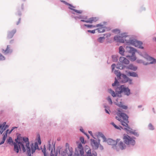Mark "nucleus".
I'll use <instances>...</instances> for the list:
<instances>
[{
	"mask_svg": "<svg viewBox=\"0 0 156 156\" xmlns=\"http://www.w3.org/2000/svg\"><path fill=\"white\" fill-rule=\"evenodd\" d=\"M118 80L116 77H115L114 83L112 84V87L115 90V91L111 88L108 89V90L109 93L110 94L113 98L118 97L121 98L122 97V94L123 93L125 85L120 84L121 83Z\"/></svg>",
	"mask_w": 156,
	"mask_h": 156,
	"instance_id": "f257e3e1",
	"label": "nucleus"
},
{
	"mask_svg": "<svg viewBox=\"0 0 156 156\" xmlns=\"http://www.w3.org/2000/svg\"><path fill=\"white\" fill-rule=\"evenodd\" d=\"M114 74L116 76L117 79L121 84H125L128 83L129 85L133 84L132 79L129 78L127 73H122L119 70H115Z\"/></svg>",
	"mask_w": 156,
	"mask_h": 156,
	"instance_id": "f03ea898",
	"label": "nucleus"
},
{
	"mask_svg": "<svg viewBox=\"0 0 156 156\" xmlns=\"http://www.w3.org/2000/svg\"><path fill=\"white\" fill-rule=\"evenodd\" d=\"M24 141L25 142L24 144V148L25 150L23 151V153L28 152L29 154L30 155V153L34 154L35 152V144L34 143H32L30 145V142L29 139H26Z\"/></svg>",
	"mask_w": 156,
	"mask_h": 156,
	"instance_id": "7ed1b4c3",
	"label": "nucleus"
},
{
	"mask_svg": "<svg viewBox=\"0 0 156 156\" xmlns=\"http://www.w3.org/2000/svg\"><path fill=\"white\" fill-rule=\"evenodd\" d=\"M15 143H16V147L14 148V151L18 154L19 151L21 152L25 150L24 148V144L25 143L22 141V140H20L18 137H17L15 140Z\"/></svg>",
	"mask_w": 156,
	"mask_h": 156,
	"instance_id": "20e7f679",
	"label": "nucleus"
},
{
	"mask_svg": "<svg viewBox=\"0 0 156 156\" xmlns=\"http://www.w3.org/2000/svg\"><path fill=\"white\" fill-rule=\"evenodd\" d=\"M142 42L138 40H129V41L126 42V45H131L135 47H138L139 48L143 49L144 48L142 46Z\"/></svg>",
	"mask_w": 156,
	"mask_h": 156,
	"instance_id": "39448f33",
	"label": "nucleus"
},
{
	"mask_svg": "<svg viewBox=\"0 0 156 156\" xmlns=\"http://www.w3.org/2000/svg\"><path fill=\"white\" fill-rule=\"evenodd\" d=\"M123 139L124 140V142L126 145L134 146L136 144L135 140H132L131 136L126 134H123Z\"/></svg>",
	"mask_w": 156,
	"mask_h": 156,
	"instance_id": "423d86ee",
	"label": "nucleus"
},
{
	"mask_svg": "<svg viewBox=\"0 0 156 156\" xmlns=\"http://www.w3.org/2000/svg\"><path fill=\"white\" fill-rule=\"evenodd\" d=\"M117 115L120 118H122L123 120L125 121L127 119H129V116L124 112V111L121 109H117Z\"/></svg>",
	"mask_w": 156,
	"mask_h": 156,
	"instance_id": "0eeeda50",
	"label": "nucleus"
},
{
	"mask_svg": "<svg viewBox=\"0 0 156 156\" xmlns=\"http://www.w3.org/2000/svg\"><path fill=\"white\" fill-rule=\"evenodd\" d=\"M36 140L37 141L34 142L35 144V151L37 150H40V148L39 147L38 145H40L41 144V136L39 134H37Z\"/></svg>",
	"mask_w": 156,
	"mask_h": 156,
	"instance_id": "6e6552de",
	"label": "nucleus"
},
{
	"mask_svg": "<svg viewBox=\"0 0 156 156\" xmlns=\"http://www.w3.org/2000/svg\"><path fill=\"white\" fill-rule=\"evenodd\" d=\"M107 143L108 145H111L112 146V148L113 149L116 150L117 151H119V147H116L115 145L114 144L115 143V140L111 138H108Z\"/></svg>",
	"mask_w": 156,
	"mask_h": 156,
	"instance_id": "1a4fd4ad",
	"label": "nucleus"
},
{
	"mask_svg": "<svg viewBox=\"0 0 156 156\" xmlns=\"http://www.w3.org/2000/svg\"><path fill=\"white\" fill-rule=\"evenodd\" d=\"M144 57L148 61H151L149 63L151 64H154L156 63V59L150 56L147 53L145 54Z\"/></svg>",
	"mask_w": 156,
	"mask_h": 156,
	"instance_id": "9d476101",
	"label": "nucleus"
},
{
	"mask_svg": "<svg viewBox=\"0 0 156 156\" xmlns=\"http://www.w3.org/2000/svg\"><path fill=\"white\" fill-rule=\"evenodd\" d=\"M9 127V126L6 125V122H4L2 123H0V134H2Z\"/></svg>",
	"mask_w": 156,
	"mask_h": 156,
	"instance_id": "9b49d317",
	"label": "nucleus"
},
{
	"mask_svg": "<svg viewBox=\"0 0 156 156\" xmlns=\"http://www.w3.org/2000/svg\"><path fill=\"white\" fill-rule=\"evenodd\" d=\"M126 49L130 53H131L132 54H135L136 52H137L139 53V51L136 48L126 46Z\"/></svg>",
	"mask_w": 156,
	"mask_h": 156,
	"instance_id": "f8f14e48",
	"label": "nucleus"
},
{
	"mask_svg": "<svg viewBox=\"0 0 156 156\" xmlns=\"http://www.w3.org/2000/svg\"><path fill=\"white\" fill-rule=\"evenodd\" d=\"M122 69L126 68L127 69H130L134 71H136L138 69L137 66H134L132 64H129L128 66H122Z\"/></svg>",
	"mask_w": 156,
	"mask_h": 156,
	"instance_id": "ddd939ff",
	"label": "nucleus"
},
{
	"mask_svg": "<svg viewBox=\"0 0 156 156\" xmlns=\"http://www.w3.org/2000/svg\"><path fill=\"white\" fill-rule=\"evenodd\" d=\"M96 27H98L95 30H97L99 33L103 32L105 31V27L103 25L101 24H97L96 25Z\"/></svg>",
	"mask_w": 156,
	"mask_h": 156,
	"instance_id": "4468645a",
	"label": "nucleus"
},
{
	"mask_svg": "<svg viewBox=\"0 0 156 156\" xmlns=\"http://www.w3.org/2000/svg\"><path fill=\"white\" fill-rule=\"evenodd\" d=\"M125 72L127 73V75L129 76H131L134 77H138L137 73L135 72L126 70Z\"/></svg>",
	"mask_w": 156,
	"mask_h": 156,
	"instance_id": "2eb2a0df",
	"label": "nucleus"
},
{
	"mask_svg": "<svg viewBox=\"0 0 156 156\" xmlns=\"http://www.w3.org/2000/svg\"><path fill=\"white\" fill-rule=\"evenodd\" d=\"M123 93L124 94V95L127 96H129L132 94L130 89L128 87H126V85L124 87Z\"/></svg>",
	"mask_w": 156,
	"mask_h": 156,
	"instance_id": "dca6fc26",
	"label": "nucleus"
},
{
	"mask_svg": "<svg viewBox=\"0 0 156 156\" xmlns=\"http://www.w3.org/2000/svg\"><path fill=\"white\" fill-rule=\"evenodd\" d=\"M121 123L123 126L126 127L124 128V130L127 132L129 131V129L132 130V129L130 127L128 124L125 121L122 120V122Z\"/></svg>",
	"mask_w": 156,
	"mask_h": 156,
	"instance_id": "f3484780",
	"label": "nucleus"
},
{
	"mask_svg": "<svg viewBox=\"0 0 156 156\" xmlns=\"http://www.w3.org/2000/svg\"><path fill=\"white\" fill-rule=\"evenodd\" d=\"M91 141V144L92 147L94 146V150H97L99 147V144L97 142L92 139H90Z\"/></svg>",
	"mask_w": 156,
	"mask_h": 156,
	"instance_id": "a211bd4d",
	"label": "nucleus"
},
{
	"mask_svg": "<svg viewBox=\"0 0 156 156\" xmlns=\"http://www.w3.org/2000/svg\"><path fill=\"white\" fill-rule=\"evenodd\" d=\"M98 20V18L97 17H92L90 18L87 20H81V21L85 22L87 23H92L93 22H95Z\"/></svg>",
	"mask_w": 156,
	"mask_h": 156,
	"instance_id": "6ab92c4d",
	"label": "nucleus"
},
{
	"mask_svg": "<svg viewBox=\"0 0 156 156\" xmlns=\"http://www.w3.org/2000/svg\"><path fill=\"white\" fill-rule=\"evenodd\" d=\"M6 142L7 144L11 145H13V150L14 151V148H16V143H15V142L13 141L12 137H9V138L7 139Z\"/></svg>",
	"mask_w": 156,
	"mask_h": 156,
	"instance_id": "aec40b11",
	"label": "nucleus"
},
{
	"mask_svg": "<svg viewBox=\"0 0 156 156\" xmlns=\"http://www.w3.org/2000/svg\"><path fill=\"white\" fill-rule=\"evenodd\" d=\"M62 2H64V3H65L66 4L68 5L69 6V9L73 10L75 12H76V13H82V11H81V10H76V9H73V8H75V7L74 6H73V5H71V4H69V3H67V2H65L64 1H62Z\"/></svg>",
	"mask_w": 156,
	"mask_h": 156,
	"instance_id": "412c9836",
	"label": "nucleus"
},
{
	"mask_svg": "<svg viewBox=\"0 0 156 156\" xmlns=\"http://www.w3.org/2000/svg\"><path fill=\"white\" fill-rule=\"evenodd\" d=\"M9 46V45H8L5 50L4 49H2V52L4 53V55H7L9 53L11 54L12 52V50L10 49Z\"/></svg>",
	"mask_w": 156,
	"mask_h": 156,
	"instance_id": "4be33fe9",
	"label": "nucleus"
},
{
	"mask_svg": "<svg viewBox=\"0 0 156 156\" xmlns=\"http://www.w3.org/2000/svg\"><path fill=\"white\" fill-rule=\"evenodd\" d=\"M114 103L115 105L122 109L126 110L128 108V107L127 105H123L121 102H120V103H117L116 102H114Z\"/></svg>",
	"mask_w": 156,
	"mask_h": 156,
	"instance_id": "5701e85b",
	"label": "nucleus"
},
{
	"mask_svg": "<svg viewBox=\"0 0 156 156\" xmlns=\"http://www.w3.org/2000/svg\"><path fill=\"white\" fill-rule=\"evenodd\" d=\"M127 57L129 58L131 62H134L136 59V57L135 54H132L131 55H128L126 56Z\"/></svg>",
	"mask_w": 156,
	"mask_h": 156,
	"instance_id": "b1692460",
	"label": "nucleus"
},
{
	"mask_svg": "<svg viewBox=\"0 0 156 156\" xmlns=\"http://www.w3.org/2000/svg\"><path fill=\"white\" fill-rule=\"evenodd\" d=\"M62 149V146H59L57 147L56 149H55V150L54 151L55 152V156H58V153H59V154H60V151H61Z\"/></svg>",
	"mask_w": 156,
	"mask_h": 156,
	"instance_id": "393cba45",
	"label": "nucleus"
},
{
	"mask_svg": "<svg viewBox=\"0 0 156 156\" xmlns=\"http://www.w3.org/2000/svg\"><path fill=\"white\" fill-rule=\"evenodd\" d=\"M118 146L121 150H123L126 149V146L122 141H121L118 144Z\"/></svg>",
	"mask_w": 156,
	"mask_h": 156,
	"instance_id": "a878e982",
	"label": "nucleus"
},
{
	"mask_svg": "<svg viewBox=\"0 0 156 156\" xmlns=\"http://www.w3.org/2000/svg\"><path fill=\"white\" fill-rule=\"evenodd\" d=\"M127 132H129L130 134H132L136 137H138L139 136V134L138 132H136L135 130H129Z\"/></svg>",
	"mask_w": 156,
	"mask_h": 156,
	"instance_id": "bb28decb",
	"label": "nucleus"
},
{
	"mask_svg": "<svg viewBox=\"0 0 156 156\" xmlns=\"http://www.w3.org/2000/svg\"><path fill=\"white\" fill-rule=\"evenodd\" d=\"M52 147L51 151L50 153V156H55L54 154H53V150H55V143H54L53 142L52 143Z\"/></svg>",
	"mask_w": 156,
	"mask_h": 156,
	"instance_id": "cd10ccee",
	"label": "nucleus"
},
{
	"mask_svg": "<svg viewBox=\"0 0 156 156\" xmlns=\"http://www.w3.org/2000/svg\"><path fill=\"white\" fill-rule=\"evenodd\" d=\"M125 50L122 46H120L119 47V53L122 56L124 55Z\"/></svg>",
	"mask_w": 156,
	"mask_h": 156,
	"instance_id": "c85d7f7f",
	"label": "nucleus"
},
{
	"mask_svg": "<svg viewBox=\"0 0 156 156\" xmlns=\"http://www.w3.org/2000/svg\"><path fill=\"white\" fill-rule=\"evenodd\" d=\"M114 41H115L117 43L116 45H119V44H118V43H124L125 41V43L126 44V42H128L129 41V40H114Z\"/></svg>",
	"mask_w": 156,
	"mask_h": 156,
	"instance_id": "c756f323",
	"label": "nucleus"
},
{
	"mask_svg": "<svg viewBox=\"0 0 156 156\" xmlns=\"http://www.w3.org/2000/svg\"><path fill=\"white\" fill-rule=\"evenodd\" d=\"M16 32V29H14L12 31L9 32L8 34V37L9 38L12 37Z\"/></svg>",
	"mask_w": 156,
	"mask_h": 156,
	"instance_id": "7c9ffc66",
	"label": "nucleus"
},
{
	"mask_svg": "<svg viewBox=\"0 0 156 156\" xmlns=\"http://www.w3.org/2000/svg\"><path fill=\"white\" fill-rule=\"evenodd\" d=\"M104 107L105 108V112L108 114H110V110L109 107L108 105H104Z\"/></svg>",
	"mask_w": 156,
	"mask_h": 156,
	"instance_id": "2f4dec72",
	"label": "nucleus"
},
{
	"mask_svg": "<svg viewBox=\"0 0 156 156\" xmlns=\"http://www.w3.org/2000/svg\"><path fill=\"white\" fill-rule=\"evenodd\" d=\"M17 137H18V138H19V139L20 140H22V141L24 142L25 143V142L24 141L26 139H28L29 138L28 137L24 136L22 137L21 136V134H19V135H18L17 136Z\"/></svg>",
	"mask_w": 156,
	"mask_h": 156,
	"instance_id": "473e14b6",
	"label": "nucleus"
},
{
	"mask_svg": "<svg viewBox=\"0 0 156 156\" xmlns=\"http://www.w3.org/2000/svg\"><path fill=\"white\" fill-rule=\"evenodd\" d=\"M68 150L69 151V153L68 154V156H72L73 152V148L72 147H70L69 145V148Z\"/></svg>",
	"mask_w": 156,
	"mask_h": 156,
	"instance_id": "72a5a7b5",
	"label": "nucleus"
},
{
	"mask_svg": "<svg viewBox=\"0 0 156 156\" xmlns=\"http://www.w3.org/2000/svg\"><path fill=\"white\" fill-rule=\"evenodd\" d=\"M119 57L118 55H112V58L113 62H117L118 60V58Z\"/></svg>",
	"mask_w": 156,
	"mask_h": 156,
	"instance_id": "f704fd0d",
	"label": "nucleus"
},
{
	"mask_svg": "<svg viewBox=\"0 0 156 156\" xmlns=\"http://www.w3.org/2000/svg\"><path fill=\"white\" fill-rule=\"evenodd\" d=\"M80 140L81 141V143H80L79 141H78V142H79V143H81V144H82V143L83 144H86L87 143V141H86L84 140V139L83 136H80ZM77 142V141H76V142ZM76 144L78 145V144Z\"/></svg>",
	"mask_w": 156,
	"mask_h": 156,
	"instance_id": "c9c22d12",
	"label": "nucleus"
},
{
	"mask_svg": "<svg viewBox=\"0 0 156 156\" xmlns=\"http://www.w3.org/2000/svg\"><path fill=\"white\" fill-rule=\"evenodd\" d=\"M126 66L123 64H122L119 63L117 64L116 66V67L117 69H122V66Z\"/></svg>",
	"mask_w": 156,
	"mask_h": 156,
	"instance_id": "e433bc0d",
	"label": "nucleus"
},
{
	"mask_svg": "<svg viewBox=\"0 0 156 156\" xmlns=\"http://www.w3.org/2000/svg\"><path fill=\"white\" fill-rule=\"evenodd\" d=\"M129 60H128L127 58H124L123 61L122 63V64H125L126 65L129 64Z\"/></svg>",
	"mask_w": 156,
	"mask_h": 156,
	"instance_id": "4c0bfd02",
	"label": "nucleus"
},
{
	"mask_svg": "<svg viewBox=\"0 0 156 156\" xmlns=\"http://www.w3.org/2000/svg\"><path fill=\"white\" fill-rule=\"evenodd\" d=\"M66 148L65 149L64 151L67 154H68L67 153L68 152V148H69V144L68 143H66L65 145Z\"/></svg>",
	"mask_w": 156,
	"mask_h": 156,
	"instance_id": "58836bf2",
	"label": "nucleus"
},
{
	"mask_svg": "<svg viewBox=\"0 0 156 156\" xmlns=\"http://www.w3.org/2000/svg\"><path fill=\"white\" fill-rule=\"evenodd\" d=\"M148 128L150 130H153L154 129V126L151 123H150L148 125Z\"/></svg>",
	"mask_w": 156,
	"mask_h": 156,
	"instance_id": "ea45409f",
	"label": "nucleus"
},
{
	"mask_svg": "<svg viewBox=\"0 0 156 156\" xmlns=\"http://www.w3.org/2000/svg\"><path fill=\"white\" fill-rule=\"evenodd\" d=\"M48 145L47 147V149L49 151L51 150V140H49L48 141Z\"/></svg>",
	"mask_w": 156,
	"mask_h": 156,
	"instance_id": "a19ab883",
	"label": "nucleus"
},
{
	"mask_svg": "<svg viewBox=\"0 0 156 156\" xmlns=\"http://www.w3.org/2000/svg\"><path fill=\"white\" fill-rule=\"evenodd\" d=\"M128 36L127 34L126 33L121 34L120 35L119 37L122 38H126Z\"/></svg>",
	"mask_w": 156,
	"mask_h": 156,
	"instance_id": "79ce46f5",
	"label": "nucleus"
},
{
	"mask_svg": "<svg viewBox=\"0 0 156 156\" xmlns=\"http://www.w3.org/2000/svg\"><path fill=\"white\" fill-rule=\"evenodd\" d=\"M107 99L109 102V103L110 104L112 105L113 104L112 100L110 96H108L107 97Z\"/></svg>",
	"mask_w": 156,
	"mask_h": 156,
	"instance_id": "37998d69",
	"label": "nucleus"
},
{
	"mask_svg": "<svg viewBox=\"0 0 156 156\" xmlns=\"http://www.w3.org/2000/svg\"><path fill=\"white\" fill-rule=\"evenodd\" d=\"M105 40H97V41H95L94 43L95 44L97 45L98 44L97 43V42H99L100 43H102Z\"/></svg>",
	"mask_w": 156,
	"mask_h": 156,
	"instance_id": "c03bdc74",
	"label": "nucleus"
},
{
	"mask_svg": "<svg viewBox=\"0 0 156 156\" xmlns=\"http://www.w3.org/2000/svg\"><path fill=\"white\" fill-rule=\"evenodd\" d=\"M84 26L87 27L88 28H91V27H96V25H87V24H84Z\"/></svg>",
	"mask_w": 156,
	"mask_h": 156,
	"instance_id": "a18cd8bd",
	"label": "nucleus"
},
{
	"mask_svg": "<svg viewBox=\"0 0 156 156\" xmlns=\"http://www.w3.org/2000/svg\"><path fill=\"white\" fill-rule=\"evenodd\" d=\"M5 59V57L0 53V61H3Z\"/></svg>",
	"mask_w": 156,
	"mask_h": 156,
	"instance_id": "49530a36",
	"label": "nucleus"
},
{
	"mask_svg": "<svg viewBox=\"0 0 156 156\" xmlns=\"http://www.w3.org/2000/svg\"><path fill=\"white\" fill-rule=\"evenodd\" d=\"M61 156H66V155L67 154L64 151H60V154Z\"/></svg>",
	"mask_w": 156,
	"mask_h": 156,
	"instance_id": "de8ad7c7",
	"label": "nucleus"
},
{
	"mask_svg": "<svg viewBox=\"0 0 156 156\" xmlns=\"http://www.w3.org/2000/svg\"><path fill=\"white\" fill-rule=\"evenodd\" d=\"M120 140V139H117L116 140H115V143L114 144V145H115V146L116 147H118L117 146V145L118 142Z\"/></svg>",
	"mask_w": 156,
	"mask_h": 156,
	"instance_id": "09e8293b",
	"label": "nucleus"
},
{
	"mask_svg": "<svg viewBox=\"0 0 156 156\" xmlns=\"http://www.w3.org/2000/svg\"><path fill=\"white\" fill-rule=\"evenodd\" d=\"M116 67V65L115 63L112 64L111 65V68H112V72L113 70H114V72L115 71V69H114Z\"/></svg>",
	"mask_w": 156,
	"mask_h": 156,
	"instance_id": "8fccbe9b",
	"label": "nucleus"
},
{
	"mask_svg": "<svg viewBox=\"0 0 156 156\" xmlns=\"http://www.w3.org/2000/svg\"><path fill=\"white\" fill-rule=\"evenodd\" d=\"M101 138H102V139L103 140V142H107L108 140V139H107L105 135H104Z\"/></svg>",
	"mask_w": 156,
	"mask_h": 156,
	"instance_id": "3c124183",
	"label": "nucleus"
},
{
	"mask_svg": "<svg viewBox=\"0 0 156 156\" xmlns=\"http://www.w3.org/2000/svg\"><path fill=\"white\" fill-rule=\"evenodd\" d=\"M9 129H7L5 131V132L3 134H4V135L7 136L8 134H9Z\"/></svg>",
	"mask_w": 156,
	"mask_h": 156,
	"instance_id": "603ef678",
	"label": "nucleus"
},
{
	"mask_svg": "<svg viewBox=\"0 0 156 156\" xmlns=\"http://www.w3.org/2000/svg\"><path fill=\"white\" fill-rule=\"evenodd\" d=\"M136 62L138 63H139V64H140V63H142L143 64L144 61L142 60H141V59H137L136 60Z\"/></svg>",
	"mask_w": 156,
	"mask_h": 156,
	"instance_id": "864d4df0",
	"label": "nucleus"
},
{
	"mask_svg": "<svg viewBox=\"0 0 156 156\" xmlns=\"http://www.w3.org/2000/svg\"><path fill=\"white\" fill-rule=\"evenodd\" d=\"M80 131L82 133H83L84 134H85L86 132L84 131L83 128L82 127H80Z\"/></svg>",
	"mask_w": 156,
	"mask_h": 156,
	"instance_id": "5fc2aeb1",
	"label": "nucleus"
},
{
	"mask_svg": "<svg viewBox=\"0 0 156 156\" xmlns=\"http://www.w3.org/2000/svg\"><path fill=\"white\" fill-rule=\"evenodd\" d=\"M92 154L94 156H97V152L94 150H92Z\"/></svg>",
	"mask_w": 156,
	"mask_h": 156,
	"instance_id": "6e6d98bb",
	"label": "nucleus"
},
{
	"mask_svg": "<svg viewBox=\"0 0 156 156\" xmlns=\"http://www.w3.org/2000/svg\"><path fill=\"white\" fill-rule=\"evenodd\" d=\"M42 151L43 153H46V148L45 145L44 146L43 149H42Z\"/></svg>",
	"mask_w": 156,
	"mask_h": 156,
	"instance_id": "4d7b16f0",
	"label": "nucleus"
},
{
	"mask_svg": "<svg viewBox=\"0 0 156 156\" xmlns=\"http://www.w3.org/2000/svg\"><path fill=\"white\" fill-rule=\"evenodd\" d=\"M2 136H3V137H2V140L5 141L6 139L7 136L4 135V134H2Z\"/></svg>",
	"mask_w": 156,
	"mask_h": 156,
	"instance_id": "13d9d810",
	"label": "nucleus"
},
{
	"mask_svg": "<svg viewBox=\"0 0 156 156\" xmlns=\"http://www.w3.org/2000/svg\"><path fill=\"white\" fill-rule=\"evenodd\" d=\"M124 58V57H120L119 59V60L120 62L121 63V64H122V63L123 62V60Z\"/></svg>",
	"mask_w": 156,
	"mask_h": 156,
	"instance_id": "bf43d9fd",
	"label": "nucleus"
},
{
	"mask_svg": "<svg viewBox=\"0 0 156 156\" xmlns=\"http://www.w3.org/2000/svg\"><path fill=\"white\" fill-rule=\"evenodd\" d=\"M115 119L118 120V121L120 122L121 123L122 122V120L121 119L119 118L118 116H116L115 117Z\"/></svg>",
	"mask_w": 156,
	"mask_h": 156,
	"instance_id": "052dcab7",
	"label": "nucleus"
},
{
	"mask_svg": "<svg viewBox=\"0 0 156 156\" xmlns=\"http://www.w3.org/2000/svg\"><path fill=\"white\" fill-rule=\"evenodd\" d=\"M98 135L101 137H102L104 135L101 132H98Z\"/></svg>",
	"mask_w": 156,
	"mask_h": 156,
	"instance_id": "680f3d73",
	"label": "nucleus"
},
{
	"mask_svg": "<svg viewBox=\"0 0 156 156\" xmlns=\"http://www.w3.org/2000/svg\"><path fill=\"white\" fill-rule=\"evenodd\" d=\"M96 30H88L87 31V32L89 33H90L92 34H94L95 33V31Z\"/></svg>",
	"mask_w": 156,
	"mask_h": 156,
	"instance_id": "e2e57ef3",
	"label": "nucleus"
},
{
	"mask_svg": "<svg viewBox=\"0 0 156 156\" xmlns=\"http://www.w3.org/2000/svg\"><path fill=\"white\" fill-rule=\"evenodd\" d=\"M107 41L106 42V43H111L112 42V40H107Z\"/></svg>",
	"mask_w": 156,
	"mask_h": 156,
	"instance_id": "0e129e2a",
	"label": "nucleus"
},
{
	"mask_svg": "<svg viewBox=\"0 0 156 156\" xmlns=\"http://www.w3.org/2000/svg\"><path fill=\"white\" fill-rule=\"evenodd\" d=\"M99 149L101 151H102L104 149L103 147L101 144L99 145Z\"/></svg>",
	"mask_w": 156,
	"mask_h": 156,
	"instance_id": "69168bd1",
	"label": "nucleus"
},
{
	"mask_svg": "<svg viewBox=\"0 0 156 156\" xmlns=\"http://www.w3.org/2000/svg\"><path fill=\"white\" fill-rule=\"evenodd\" d=\"M150 62H146L144 61L143 62V64L145 66H147L148 65L151 64L150 63H149Z\"/></svg>",
	"mask_w": 156,
	"mask_h": 156,
	"instance_id": "338daca9",
	"label": "nucleus"
},
{
	"mask_svg": "<svg viewBox=\"0 0 156 156\" xmlns=\"http://www.w3.org/2000/svg\"><path fill=\"white\" fill-rule=\"evenodd\" d=\"M84 134L87 137V138L88 139H90V136L86 132V133H85Z\"/></svg>",
	"mask_w": 156,
	"mask_h": 156,
	"instance_id": "774afa93",
	"label": "nucleus"
}]
</instances>
